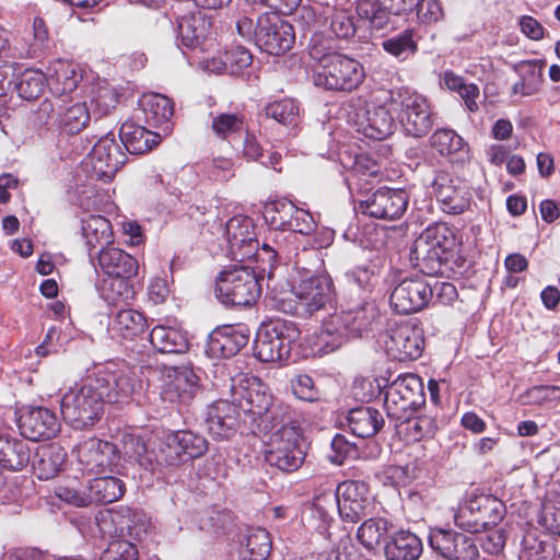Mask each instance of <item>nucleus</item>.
Wrapping results in <instances>:
<instances>
[{"label":"nucleus","mask_w":560,"mask_h":560,"mask_svg":"<svg viewBox=\"0 0 560 560\" xmlns=\"http://www.w3.org/2000/svg\"><path fill=\"white\" fill-rule=\"evenodd\" d=\"M310 58L313 62V82L329 91L352 92L365 79L363 66L355 59L338 52L331 40L314 35L311 39Z\"/></svg>","instance_id":"f257e3e1"},{"label":"nucleus","mask_w":560,"mask_h":560,"mask_svg":"<svg viewBox=\"0 0 560 560\" xmlns=\"http://www.w3.org/2000/svg\"><path fill=\"white\" fill-rule=\"evenodd\" d=\"M230 404L237 410L253 417V420H260L259 427L264 430L277 428L287 421L292 409L283 402H276L268 385L260 378L238 373L229 380Z\"/></svg>","instance_id":"f03ea898"},{"label":"nucleus","mask_w":560,"mask_h":560,"mask_svg":"<svg viewBox=\"0 0 560 560\" xmlns=\"http://www.w3.org/2000/svg\"><path fill=\"white\" fill-rule=\"evenodd\" d=\"M277 427L279 428L270 434L266 444L265 460L282 471H295L302 466L306 455L302 429L293 420L292 412L287 421Z\"/></svg>","instance_id":"7ed1b4c3"},{"label":"nucleus","mask_w":560,"mask_h":560,"mask_svg":"<svg viewBox=\"0 0 560 560\" xmlns=\"http://www.w3.org/2000/svg\"><path fill=\"white\" fill-rule=\"evenodd\" d=\"M104 400L89 376L82 384H75L62 396L61 413L74 429L93 427L104 413Z\"/></svg>","instance_id":"20e7f679"},{"label":"nucleus","mask_w":560,"mask_h":560,"mask_svg":"<svg viewBox=\"0 0 560 560\" xmlns=\"http://www.w3.org/2000/svg\"><path fill=\"white\" fill-rule=\"evenodd\" d=\"M389 104L398 108V121L407 136L422 138L433 128L436 115L424 95L402 88L390 93Z\"/></svg>","instance_id":"39448f33"},{"label":"nucleus","mask_w":560,"mask_h":560,"mask_svg":"<svg viewBox=\"0 0 560 560\" xmlns=\"http://www.w3.org/2000/svg\"><path fill=\"white\" fill-rule=\"evenodd\" d=\"M226 240L230 245L231 254L235 259L244 261L254 258L255 260H265V256L272 266L281 246L273 247L269 244L258 245L254 233L253 220L245 215L231 218L225 225Z\"/></svg>","instance_id":"423d86ee"},{"label":"nucleus","mask_w":560,"mask_h":560,"mask_svg":"<svg viewBox=\"0 0 560 560\" xmlns=\"http://www.w3.org/2000/svg\"><path fill=\"white\" fill-rule=\"evenodd\" d=\"M215 293L225 305L248 306L260 296V285L253 270L234 266L219 275Z\"/></svg>","instance_id":"0eeeda50"},{"label":"nucleus","mask_w":560,"mask_h":560,"mask_svg":"<svg viewBox=\"0 0 560 560\" xmlns=\"http://www.w3.org/2000/svg\"><path fill=\"white\" fill-rule=\"evenodd\" d=\"M104 402H127L141 387L135 369L109 362L90 376Z\"/></svg>","instance_id":"6e6552de"},{"label":"nucleus","mask_w":560,"mask_h":560,"mask_svg":"<svg viewBox=\"0 0 560 560\" xmlns=\"http://www.w3.org/2000/svg\"><path fill=\"white\" fill-rule=\"evenodd\" d=\"M292 322L273 319L262 324L255 341L256 357L262 362H281L289 358L291 343L299 336Z\"/></svg>","instance_id":"1a4fd4ad"},{"label":"nucleus","mask_w":560,"mask_h":560,"mask_svg":"<svg viewBox=\"0 0 560 560\" xmlns=\"http://www.w3.org/2000/svg\"><path fill=\"white\" fill-rule=\"evenodd\" d=\"M505 513L504 503L490 494L472 495L460 504L454 514L457 527L477 533L495 526Z\"/></svg>","instance_id":"9d476101"},{"label":"nucleus","mask_w":560,"mask_h":560,"mask_svg":"<svg viewBox=\"0 0 560 560\" xmlns=\"http://www.w3.org/2000/svg\"><path fill=\"white\" fill-rule=\"evenodd\" d=\"M423 404V383L416 374L399 375L386 388L384 408L388 418L408 419Z\"/></svg>","instance_id":"9b49d317"},{"label":"nucleus","mask_w":560,"mask_h":560,"mask_svg":"<svg viewBox=\"0 0 560 560\" xmlns=\"http://www.w3.org/2000/svg\"><path fill=\"white\" fill-rule=\"evenodd\" d=\"M322 502H328L330 508L337 505L341 518L357 523L372 513L373 502L369 486L363 481L347 480L341 482L335 493H331L316 503V508H323Z\"/></svg>","instance_id":"f8f14e48"},{"label":"nucleus","mask_w":560,"mask_h":560,"mask_svg":"<svg viewBox=\"0 0 560 560\" xmlns=\"http://www.w3.org/2000/svg\"><path fill=\"white\" fill-rule=\"evenodd\" d=\"M208 450L203 435L189 430L171 432L162 440L158 452V464L164 468L178 467L185 462L201 457Z\"/></svg>","instance_id":"ddd939ff"},{"label":"nucleus","mask_w":560,"mask_h":560,"mask_svg":"<svg viewBox=\"0 0 560 560\" xmlns=\"http://www.w3.org/2000/svg\"><path fill=\"white\" fill-rule=\"evenodd\" d=\"M295 312L301 316H312L335 303L332 279L327 273L304 277L293 287Z\"/></svg>","instance_id":"4468645a"},{"label":"nucleus","mask_w":560,"mask_h":560,"mask_svg":"<svg viewBox=\"0 0 560 560\" xmlns=\"http://www.w3.org/2000/svg\"><path fill=\"white\" fill-rule=\"evenodd\" d=\"M455 246L456 236L453 229L445 223H435L428 226L415 241L410 255L417 265L420 261L436 262L440 268Z\"/></svg>","instance_id":"2eb2a0df"},{"label":"nucleus","mask_w":560,"mask_h":560,"mask_svg":"<svg viewBox=\"0 0 560 560\" xmlns=\"http://www.w3.org/2000/svg\"><path fill=\"white\" fill-rule=\"evenodd\" d=\"M264 219L273 230L311 235L316 230L313 215L288 199H276L264 207Z\"/></svg>","instance_id":"dca6fc26"},{"label":"nucleus","mask_w":560,"mask_h":560,"mask_svg":"<svg viewBox=\"0 0 560 560\" xmlns=\"http://www.w3.org/2000/svg\"><path fill=\"white\" fill-rule=\"evenodd\" d=\"M257 27L256 45L269 55H282L290 50L295 42L293 26L275 12L259 15Z\"/></svg>","instance_id":"f3484780"},{"label":"nucleus","mask_w":560,"mask_h":560,"mask_svg":"<svg viewBox=\"0 0 560 560\" xmlns=\"http://www.w3.org/2000/svg\"><path fill=\"white\" fill-rule=\"evenodd\" d=\"M382 343L392 360H416L422 354L424 337L420 328L406 323L389 327L382 336Z\"/></svg>","instance_id":"a211bd4d"},{"label":"nucleus","mask_w":560,"mask_h":560,"mask_svg":"<svg viewBox=\"0 0 560 560\" xmlns=\"http://www.w3.org/2000/svg\"><path fill=\"white\" fill-rule=\"evenodd\" d=\"M80 469L86 474L102 475L117 464L115 444L97 438H90L77 444L73 450Z\"/></svg>","instance_id":"6ab92c4d"},{"label":"nucleus","mask_w":560,"mask_h":560,"mask_svg":"<svg viewBox=\"0 0 560 560\" xmlns=\"http://www.w3.org/2000/svg\"><path fill=\"white\" fill-rule=\"evenodd\" d=\"M432 189L442 210L448 214L465 212L472 195L466 182L446 172H439L432 180Z\"/></svg>","instance_id":"aec40b11"},{"label":"nucleus","mask_w":560,"mask_h":560,"mask_svg":"<svg viewBox=\"0 0 560 560\" xmlns=\"http://www.w3.org/2000/svg\"><path fill=\"white\" fill-rule=\"evenodd\" d=\"M433 298V289L422 277L401 280L390 294V305L399 314L416 313L424 308Z\"/></svg>","instance_id":"412c9836"},{"label":"nucleus","mask_w":560,"mask_h":560,"mask_svg":"<svg viewBox=\"0 0 560 560\" xmlns=\"http://www.w3.org/2000/svg\"><path fill=\"white\" fill-rule=\"evenodd\" d=\"M429 542L446 560H477L479 556L475 538L463 533L436 529L430 534Z\"/></svg>","instance_id":"4be33fe9"},{"label":"nucleus","mask_w":560,"mask_h":560,"mask_svg":"<svg viewBox=\"0 0 560 560\" xmlns=\"http://www.w3.org/2000/svg\"><path fill=\"white\" fill-rule=\"evenodd\" d=\"M409 195L404 189L383 187L361 201L360 209L364 214L376 219L396 220L407 210Z\"/></svg>","instance_id":"5701e85b"},{"label":"nucleus","mask_w":560,"mask_h":560,"mask_svg":"<svg viewBox=\"0 0 560 560\" xmlns=\"http://www.w3.org/2000/svg\"><path fill=\"white\" fill-rule=\"evenodd\" d=\"M199 390V377L190 366H175L167 370L161 387L164 401L188 405Z\"/></svg>","instance_id":"b1692460"},{"label":"nucleus","mask_w":560,"mask_h":560,"mask_svg":"<svg viewBox=\"0 0 560 560\" xmlns=\"http://www.w3.org/2000/svg\"><path fill=\"white\" fill-rule=\"evenodd\" d=\"M126 153L112 133L102 137L90 154L92 174L104 182L110 180L126 162Z\"/></svg>","instance_id":"393cba45"},{"label":"nucleus","mask_w":560,"mask_h":560,"mask_svg":"<svg viewBox=\"0 0 560 560\" xmlns=\"http://www.w3.org/2000/svg\"><path fill=\"white\" fill-rule=\"evenodd\" d=\"M248 340L249 334L245 326H224L209 335L205 351L211 359L230 358L238 353Z\"/></svg>","instance_id":"a878e982"},{"label":"nucleus","mask_w":560,"mask_h":560,"mask_svg":"<svg viewBox=\"0 0 560 560\" xmlns=\"http://www.w3.org/2000/svg\"><path fill=\"white\" fill-rule=\"evenodd\" d=\"M19 429L25 439L42 441L56 436L60 430V423L51 410L37 407L26 410L20 416Z\"/></svg>","instance_id":"bb28decb"},{"label":"nucleus","mask_w":560,"mask_h":560,"mask_svg":"<svg viewBox=\"0 0 560 560\" xmlns=\"http://www.w3.org/2000/svg\"><path fill=\"white\" fill-rule=\"evenodd\" d=\"M335 323L346 332L347 339L363 337L374 329L380 318L374 303L364 302L354 308L334 314Z\"/></svg>","instance_id":"cd10ccee"},{"label":"nucleus","mask_w":560,"mask_h":560,"mask_svg":"<svg viewBox=\"0 0 560 560\" xmlns=\"http://www.w3.org/2000/svg\"><path fill=\"white\" fill-rule=\"evenodd\" d=\"M357 125L358 131L375 140L386 139L396 129L395 118L386 105L368 106Z\"/></svg>","instance_id":"c85d7f7f"},{"label":"nucleus","mask_w":560,"mask_h":560,"mask_svg":"<svg viewBox=\"0 0 560 560\" xmlns=\"http://www.w3.org/2000/svg\"><path fill=\"white\" fill-rule=\"evenodd\" d=\"M238 410L229 399H220L212 404L207 411L206 423L208 431L214 438L226 439L236 431Z\"/></svg>","instance_id":"c756f323"},{"label":"nucleus","mask_w":560,"mask_h":560,"mask_svg":"<svg viewBox=\"0 0 560 560\" xmlns=\"http://www.w3.org/2000/svg\"><path fill=\"white\" fill-rule=\"evenodd\" d=\"M82 78L77 63L59 59L48 67L47 85L54 94L61 96L74 91Z\"/></svg>","instance_id":"7c9ffc66"},{"label":"nucleus","mask_w":560,"mask_h":560,"mask_svg":"<svg viewBox=\"0 0 560 560\" xmlns=\"http://www.w3.org/2000/svg\"><path fill=\"white\" fill-rule=\"evenodd\" d=\"M97 258L101 269L107 277L131 279L138 272L137 260L120 248H102Z\"/></svg>","instance_id":"2f4dec72"},{"label":"nucleus","mask_w":560,"mask_h":560,"mask_svg":"<svg viewBox=\"0 0 560 560\" xmlns=\"http://www.w3.org/2000/svg\"><path fill=\"white\" fill-rule=\"evenodd\" d=\"M120 453L126 462L137 464L147 471H162L164 466L158 464V454L149 452L145 441L136 434H124L121 439Z\"/></svg>","instance_id":"473e14b6"},{"label":"nucleus","mask_w":560,"mask_h":560,"mask_svg":"<svg viewBox=\"0 0 560 560\" xmlns=\"http://www.w3.org/2000/svg\"><path fill=\"white\" fill-rule=\"evenodd\" d=\"M148 328L145 316L133 308H121L116 312L109 322L108 329L113 336L132 340Z\"/></svg>","instance_id":"72a5a7b5"},{"label":"nucleus","mask_w":560,"mask_h":560,"mask_svg":"<svg viewBox=\"0 0 560 560\" xmlns=\"http://www.w3.org/2000/svg\"><path fill=\"white\" fill-rule=\"evenodd\" d=\"M49 35L46 23L35 18L31 30L15 39V50L20 58H35L40 56L48 46Z\"/></svg>","instance_id":"f704fd0d"},{"label":"nucleus","mask_w":560,"mask_h":560,"mask_svg":"<svg viewBox=\"0 0 560 560\" xmlns=\"http://www.w3.org/2000/svg\"><path fill=\"white\" fill-rule=\"evenodd\" d=\"M120 141L130 154H144L158 145L161 136L131 121H125L119 130Z\"/></svg>","instance_id":"c9c22d12"},{"label":"nucleus","mask_w":560,"mask_h":560,"mask_svg":"<svg viewBox=\"0 0 560 560\" xmlns=\"http://www.w3.org/2000/svg\"><path fill=\"white\" fill-rule=\"evenodd\" d=\"M347 421L350 431L363 439L374 436L385 423L381 411L370 406L351 409Z\"/></svg>","instance_id":"e433bc0d"},{"label":"nucleus","mask_w":560,"mask_h":560,"mask_svg":"<svg viewBox=\"0 0 560 560\" xmlns=\"http://www.w3.org/2000/svg\"><path fill=\"white\" fill-rule=\"evenodd\" d=\"M544 63L538 60H523L513 66L520 80L512 85V94L532 96L536 94L542 83Z\"/></svg>","instance_id":"4c0bfd02"},{"label":"nucleus","mask_w":560,"mask_h":560,"mask_svg":"<svg viewBox=\"0 0 560 560\" xmlns=\"http://www.w3.org/2000/svg\"><path fill=\"white\" fill-rule=\"evenodd\" d=\"M348 341L346 332L335 323L331 315L323 322L319 332L314 334L310 339V345L315 355H326L341 348Z\"/></svg>","instance_id":"58836bf2"},{"label":"nucleus","mask_w":560,"mask_h":560,"mask_svg":"<svg viewBox=\"0 0 560 560\" xmlns=\"http://www.w3.org/2000/svg\"><path fill=\"white\" fill-rule=\"evenodd\" d=\"M420 538L409 530L395 533L385 545L387 560H418L422 553Z\"/></svg>","instance_id":"ea45409f"},{"label":"nucleus","mask_w":560,"mask_h":560,"mask_svg":"<svg viewBox=\"0 0 560 560\" xmlns=\"http://www.w3.org/2000/svg\"><path fill=\"white\" fill-rule=\"evenodd\" d=\"M30 448L23 440L0 433V464L10 470H21L30 462Z\"/></svg>","instance_id":"a19ab883"},{"label":"nucleus","mask_w":560,"mask_h":560,"mask_svg":"<svg viewBox=\"0 0 560 560\" xmlns=\"http://www.w3.org/2000/svg\"><path fill=\"white\" fill-rule=\"evenodd\" d=\"M107 520L117 525L116 532H119L120 535L128 534L135 538H140L147 530L144 513L130 508H121L118 511L102 515V524H105Z\"/></svg>","instance_id":"79ce46f5"},{"label":"nucleus","mask_w":560,"mask_h":560,"mask_svg":"<svg viewBox=\"0 0 560 560\" xmlns=\"http://www.w3.org/2000/svg\"><path fill=\"white\" fill-rule=\"evenodd\" d=\"M141 106L145 122L152 127L165 125L164 130L168 129L170 119L174 114L173 102L161 94L144 95L141 100Z\"/></svg>","instance_id":"37998d69"},{"label":"nucleus","mask_w":560,"mask_h":560,"mask_svg":"<svg viewBox=\"0 0 560 560\" xmlns=\"http://www.w3.org/2000/svg\"><path fill=\"white\" fill-rule=\"evenodd\" d=\"M33 463L34 470L39 479L48 480L56 477L63 468L67 453L59 445H48L37 452Z\"/></svg>","instance_id":"c03bdc74"},{"label":"nucleus","mask_w":560,"mask_h":560,"mask_svg":"<svg viewBox=\"0 0 560 560\" xmlns=\"http://www.w3.org/2000/svg\"><path fill=\"white\" fill-rule=\"evenodd\" d=\"M149 337L151 345L161 353H184L189 346L182 330L168 326H155Z\"/></svg>","instance_id":"a18cd8bd"},{"label":"nucleus","mask_w":560,"mask_h":560,"mask_svg":"<svg viewBox=\"0 0 560 560\" xmlns=\"http://www.w3.org/2000/svg\"><path fill=\"white\" fill-rule=\"evenodd\" d=\"M91 503L107 504L122 497L125 493V483L121 479L114 476H98L86 485Z\"/></svg>","instance_id":"49530a36"},{"label":"nucleus","mask_w":560,"mask_h":560,"mask_svg":"<svg viewBox=\"0 0 560 560\" xmlns=\"http://www.w3.org/2000/svg\"><path fill=\"white\" fill-rule=\"evenodd\" d=\"M82 236L91 252L97 245L109 244L112 240V224L109 220L100 214H88L81 219Z\"/></svg>","instance_id":"de8ad7c7"},{"label":"nucleus","mask_w":560,"mask_h":560,"mask_svg":"<svg viewBox=\"0 0 560 560\" xmlns=\"http://www.w3.org/2000/svg\"><path fill=\"white\" fill-rule=\"evenodd\" d=\"M271 551L269 533L264 528H253L241 542L242 560H266Z\"/></svg>","instance_id":"09e8293b"},{"label":"nucleus","mask_w":560,"mask_h":560,"mask_svg":"<svg viewBox=\"0 0 560 560\" xmlns=\"http://www.w3.org/2000/svg\"><path fill=\"white\" fill-rule=\"evenodd\" d=\"M14 88L24 100H33L40 96L47 84V74L39 70L25 68L21 65L14 78Z\"/></svg>","instance_id":"8fccbe9b"},{"label":"nucleus","mask_w":560,"mask_h":560,"mask_svg":"<svg viewBox=\"0 0 560 560\" xmlns=\"http://www.w3.org/2000/svg\"><path fill=\"white\" fill-rule=\"evenodd\" d=\"M90 119V110L85 103H75L59 108L57 124L65 132L75 135L88 126Z\"/></svg>","instance_id":"3c124183"},{"label":"nucleus","mask_w":560,"mask_h":560,"mask_svg":"<svg viewBox=\"0 0 560 560\" xmlns=\"http://www.w3.org/2000/svg\"><path fill=\"white\" fill-rule=\"evenodd\" d=\"M90 98L94 112L105 116L116 108L120 93L107 81H98L91 86Z\"/></svg>","instance_id":"603ef678"},{"label":"nucleus","mask_w":560,"mask_h":560,"mask_svg":"<svg viewBox=\"0 0 560 560\" xmlns=\"http://www.w3.org/2000/svg\"><path fill=\"white\" fill-rule=\"evenodd\" d=\"M265 114L268 118L294 129L300 122V104L293 98H282L269 103L265 107Z\"/></svg>","instance_id":"864d4df0"},{"label":"nucleus","mask_w":560,"mask_h":560,"mask_svg":"<svg viewBox=\"0 0 560 560\" xmlns=\"http://www.w3.org/2000/svg\"><path fill=\"white\" fill-rule=\"evenodd\" d=\"M206 37L205 21L200 15H184L177 22V38L188 48H195Z\"/></svg>","instance_id":"5fc2aeb1"},{"label":"nucleus","mask_w":560,"mask_h":560,"mask_svg":"<svg viewBox=\"0 0 560 560\" xmlns=\"http://www.w3.org/2000/svg\"><path fill=\"white\" fill-rule=\"evenodd\" d=\"M129 280V278L117 277L104 278L97 287L101 298L108 304H117L131 299L135 292Z\"/></svg>","instance_id":"6e6d98bb"},{"label":"nucleus","mask_w":560,"mask_h":560,"mask_svg":"<svg viewBox=\"0 0 560 560\" xmlns=\"http://www.w3.org/2000/svg\"><path fill=\"white\" fill-rule=\"evenodd\" d=\"M211 129L218 138L226 140L246 129L245 117L241 113H219L212 117Z\"/></svg>","instance_id":"4d7b16f0"},{"label":"nucleus","mask_w":560,"mask_h":560,"mask_svg":"<svg viewBox=\"0 0 560 560\" xmlns=\"http://www.w3.org/2000/svg\"><path fill=\"white\" fill-rule=\"evenodd\" d=\"M383 49L389 55L405 60L409 56L415 55L418 45L413 39V31L407 28L399 34H396L382 43Z\"/></svg>","instance_id":"13d9d810"},{"label":"nucleus","mask_w":560,"mask_h":560,"mask_svg":"<svg viewBox=\"0 0 560 560\" xmlns=\"http://www.w3.org/2000/svg\"><path fill=\"white\" fill-rule=\"evenodd\" d=\"M556 556L555 547L528 533L522 541L520 560H553Z\"/></svg>","instance_id":"bf43d9fd"},{"label":"nucleus","mask_w":560,"mask_h":560,"mask_svg":"<svg viewBox=\"0 0 560 560\" xmlns=\"http://www.w3.org/2000/svg\"><path fill=\"white\" fill-rule=\"evenodd\" d=\"M388 528L389 523L387 520L382 517H371L363 522L358 528L357 537L366 549H373L380 544Z\"/></svg>","instance_id":"052dcab7"},{"label":"nucleus","mask_w":560,"mask_h":560,"mask_svg":"<svg viewBox=\"0 0 560 560\" xmlns=\"http://www.w3.org/2000/svg\"><path fill=\"white\" fill-rule=\"evenodd\" d=\"M325 20L330 23V28L339 38H348L357 31L353 16L346 10L327 7L323 12Z\"/></svg>","instance_id":"680f3d73"},{"label":"nucleus","mask_w":560,"mask_h":560,"mask_svg":"<svg viewBox=\"0 0 560 560\" xmlns=\"http://www.w3.org/2000/svg\"><path fill=\"white\" fill-rule=\"evenodd\" d=\"M430 144L441 155H451L463 149V138L454 130L443 128L438 129L430 137Z\"/></svg>","instance_id":"e2e57ef3"},{"label":"nucleus","mask_w":560,"mask_h":560,"mask_svg":"<svg viewBox=\"0 0 560 560\" xmlns=\"http://www.w3.org/2000/svg\"><path fill=\"white\" fill-rule=\"evenodd\" d=\"M389 11L386 5L365 3L359 7L361 22L373 31H383L389 23Z\"/></svg>","instance_id":"0e129e2a"},{"label":"nucleus","mask_w":560,"mask_h":560,"mask_svg":"<svg viewBox=\"0 0 560 560\" xmlns=\"http://www.w3.org/2000/svg\"><path fill=\"white\" fill-rule=\"evenodd\" d=\"M520 399L524 405H541L560 400V386L537 385L525 390Z\"/></svg>","instance_id":"69168bd1"},{"label":"nucleus","mask_w":560,"mask_h":560,"mask_svg":"<svg viewBox=\"0 0 560 560\" xmlns=\"http://www.w3.org/2000/svg\"><path fill=\"white\" fill-rule=\"evenodd\" d=\"M537 522L551 535L560 536V500L545 502L538 514Z\"/></svg>","instance_id":"338daca9"},{"label":"nucleus","mask_w":560,"mask_h":560,"mask_svg":"<svg viewBox=\"0 0 560 560\" xmlns=\"http://www.w3.org/2000/svg\"><path fill=\"white\" fill-rule=\"evenodd\" d=\"M100 560H139L138 549L127 540L116 539L109 542Z\"/></svg>","instance_id":"774afa93"}]
</instances>
